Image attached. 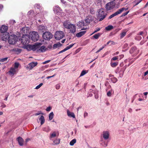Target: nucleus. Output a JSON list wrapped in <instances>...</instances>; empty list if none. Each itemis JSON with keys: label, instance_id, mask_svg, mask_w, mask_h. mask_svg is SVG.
Wrapping results in <instances>:
<instances>
[{"label": "nucleus", "instance_id": "f257e3e1", "mask_svg": "<svg viewBox=\"0 0 148 148\" xmlns=\"http://www.w3.org/2000/svg\"><path fill=\"white\" fill-rule=\"evenodd\" d=\"M41 42H36L34 45H28L24 46V48L26 49L28 51L33 50L35 51L39 48V46L42 45Z\"/></svg>", "mask_w": 148, "mask_h": 148}, {"label": "nucleus", "instance_id": "f03ea898", "mask_svg": "<svg viewBox=\"0 0 148 148\" xmlns=\"http://www.w3.org/2000/svg\"><path fill=\"white\" fill-rule=\"evenodd\" d=\"M94 17L91 15H88L86 16L85 19V23L84 21H82L79 22V25L81 27L86 26L89 24L90 22H92L94 20Z\"/></svg>", "mask_w": 148, "mask_h": 148}, {"label": "nucleus", "instance_id": "7ed1b4c3", "mask_svg": "<svg viewBox=\"0 0 148 148\" xmlns=\"http://www.w3.org/2000/svg\"><path fill=\"white\" fill-rule=\"evenodd\" d=\"M30 40V37L28 35H23L21 39V42L23 45H27L29 43Z\"/></svg>", "mask_w": 148, "mask_h": 148}, {"label": "nucleus", "instance_id": "20e7f679", "mask_svg": "<svg viewBox=\"0 0 148 148\" xmlns=\"http://www.w3.org/2000/svg\"><path fill=\"white\" fill-rule=\"evenodd\" d=\"M106 15L102 9H99L98 14L97 15L98 18L99 19V21H101L103 20L105 18Z\"/></svg>", "mask_w": 148, "mask_h": 148}, {"label": "nucleus", "instance_id": "39448f33", "mask_svg": "<svg viewBox=\"0 0 148 148\" xmlns=\"http://www.w3.org/2000/svg\"><path fill=\"white\" fill-rule=\"evenodd\" d=\"M64 36V34L63 32L57 31L55 34V37L56 40H59L62 39Z\"/></svg>", "mask_w": 148, "mask_h": 148}, {"label": "nucleus", "instance_id": "423d86ee", "mask_svg": "<svg viewBox=\"0 0 148 148\" xmlns=\"http://www.w3.org/2000/svg\"><path fill=\"white\" fill-rule=\"evenodd\" d=\"M127 9L128 8H123L119 9L116 12H115L110 15L109 17V18L111 19L114 16L121 14L124 10H127Z\"/></svg>", "mask_w": 148, "mask_h": 148}, {"label": "nucleus", "instance_id": "0eeeda50", "mask_svg": "<svg viewBox=\"0 0 148 148\" xmlns=\"http://www.w3.org/2000/svg\"><path fill=\"white\" fill-rule=\"evenodd\" d=\"M52 34L49 32H45L42 35V37L45 40H49L52 38Z\"/></svg>", "mask_w": 148, "mask_h": 148}, {"label": "nucleus", "instance_id": "6e6552de", "mask_svg": "<svg viewBox=\"0 0 148 148\" xmlns=\"http://www.w3.org/2000/svg\"><path fill=\"white\" fill-rule=\"evenodd\" d=\"M31 35V38L33 41H36L39 39V36L37 32L35 31L32 32Z\"/></svg>", "mask_w": 148, "mask_h": 148}, {"label": "nucleus", "instance_id": "1a4fd4ad", "mask_svg": "<svg viewBox=\"0 0 148 148\" xmlns=\"http://www.w3.org/2000/svg\"><path fill=\"white\" fill-rule=\"evenodd\" d=\"M8 38V42L10 44L13 45L15 43L16 39V35H10Z\"/></svg>", "mask_w": 148, "mask_h": 148}, {"label": "nucleus", "instance_id": "9d476101", "mask_svg": "<svg viewBox=\"0 0 148 148\" xmlns=\"http://www.w3.org/2000/svg\"><path fill=\"white\" fill-rule=\"evenodd\" d=\"M114 3L113 1L108 3L106 5V8L107 10H110L114 8Z\"/></svg>", "mask_w": 148, "mask_h": 148}, {"label": "nucleus", "instance_id": "9b49d317", "mask_svg": "<svg viewBox=\"0 0 148 148\" xmlns=\"http://www.w3.org/2000/svg\"><path fill=\"white\" fill-rule=\"evenodd\" d=\"M130 52L131 54H134V55H136L139 52V50L137 49L136 47H133L131 48L130 50Z\"/></svg>", "mask_w": 148, "mask_h": 148}, {"label": "nucleus", "instance_id": "f8f14e48", "mask_svg": "<svg viewBox=\"0 0 148 148\" xmlns=\"http://www.w3.org/2000/svg\"><path fill=\"white\" fill-rule=\"evenodd\" d=\"M67 29H69L71 33L74 34L76 31V27L74 24H71Z\"/></svg>", "mask_w": 148, "mask_h": 148}, {"label": "nucleus", "instance_id": "ddd939ff", "mask_svg": "<svg viewBox=\"0 0 148 148\" xmlns=\"http://www.w3.org/2000/svg\"><path fill=\"white\" fill-rule=\"evenodd\" d=\"M16 69L14 67H11L10 70L8 72V73L10 76H12L14 74H16Z\"/></svg>", "mask_w": 148, "mask_h": 148}, {"label": "nucleus", "instance_id": "4468645a", "mask_svg": "<svg viewBox=\"0 0 148 148\" xmlns=\"http://www.w3.org/2000/svg\"><path fill=\"white\" fill-rule=\"evenodd\" d=\"M37 62H32L28 64V67H27L29 70L32 69L34 67L36 66L37 64Z\"/></svg>", "mask_w": 148, "mask_h": 148}, {"label": "nucleus", "instance_id": "2eb2a0df", "mask_svg": "<svg viewBox=\"0 0 148 148\" xmlns=\"http://www.w3.org/2000/svg\"><path fill=\"white\" fill-rule=\"evenodd\" d=\"M8 29V26L3 25L0 28V32L2 33H4L7 32Z\"/></svg>", "mask_w": 148, "mask_h": 148}, {"label": "nucleus", "instance_id": "dca6fc26", "mask_svg": "<svg viewBox=\"0 0 148 148\" xmlns=\"http://www.w3.org/2000/svg\"><path fill=\"white\" fill-rule=\"evenodd\" d=\"M29 28L27 27H23L21 30V32L23 33L27 34L29 32Z\"/></svg>", "mask_w": 148, "mask_h": 148}, {"label": "nucleus", "instance_id": "f3484780", "mask_svg": "<svg viewBox=\"0 0 148 148\" xmlns=\"http://www.w3.org/2000/svg\"><path fill=\"white\" fill-rule=\"evenodd\" d=\"M39 46V48L37 49L36 51L37 52H45L47 49V48H46L44 46H41V47H40Z\"/></svg>", "mask_w": 148, "mask_h": 148}, {"label": "nucleus", "instance_id": "a211bd4d", "mask_svg": "<svg viewBox=\"0 0 148 148\" xmlns=\"http://www.w3.org/2000/svg\"><path fill=\"white\" fill-rule=\"evenodd\" d=\"M70 22L68 21H66L63 23V25L65 28L67 29L71 24Z\"/></svg>", "mask_w": 148, "mask_h": 148}, {"label": "nucleus", "instance_id": "6ab92c4d", "mask_svg": "<svg viewBox=\"0 0 148 148\" xmlns=\"http://www.w3.org/2000/svg\"><path fill=\"white\" fill-rule=\"evenodd\" d=\"M10 35H9L8 34H3L1 36L2 40L3 41H6L7 40H8V37Z\"/></svg>", "mask_w": 148, "mask_h": 148}, {"label": "nucleus", "instance_id": "aec40b11", "mask_svg": "<svg viewBox=\"0 0 148 148\" xmlns=\"http://www.w3.org/2000/svg\"><path fill=\"white\" fill-rule=\"evenodd\" d=\"M109 134L108 131H104L103 132V137L105 140L108 139L109 137Z\"/></svg>", "mask_w": 148, "mask_h": 148}, {"label": "nucleus", "instance_id": "412c9836", "mask_svg": "<svg viewBox=\"0 0 148 148\" xmlns=\"http://www.w3.org/2000/svg\"><path fill=\"white\" fill-rule=\"evenodd\" d=\"M74 45V44H72L70 45L69 46H68L66 48H64L63 50L60 51L59 52V54L69 49L70 48H71Z\"/></svg>", "mask_w": 148, "mask_h": 148}, {"label": "nucleus", "instance_id": "4be33fe9", "mask_svg": "<svg viewBox=\"0 0 148 148\" xmlns=\"http://www.w3.org/2000/svg\"><path fill=\"white\" fill-rule=\"evenodd\" d=\"M53 11L56 13H57L62 11L61 9L58 5L56 6L53 8Z\"/></svg>", "mask_w": 148, "mask_h": 148}, {"label": "nucleus", "instance_id": "5701e85b", "mask_svg": "<svg viewBox=\"0 0 148 148\" xmlns=\"http://www.w3.org/2000/svg\"><path fill=\"white\" fill-rule=\"evenodd\" d=\"M86 31H81L77 33L76 34V36L78 37H80L85 34Z\"/></svg>", "mask_w": 148, "mask_h": 148}, {"label": "nucleus", "instance_id": "b1692460", "mask_svg": "<svg viewBox=\"0 0 148 148\" xmlns=\"http://www.w3.org/2000/svg\"><path fill=\"white\" fill-rule=\"evenodd\" d=\"M17 140L19 145L21 146H22L23 143V139L21 137H19L17 138Z\"/></svg>", "mask_w": 148, "mask_h": 148}, {"label": "nucleus", "instance_id": "393cba45", "mask_svg": "<svg viewBox=\"0 0 148 148\" xmlns=\"http://www.w3.org/2000/svg\"><path fill=\"white\" fill-rule=\"evenodd\" d=\"M67 114L69 116L72 117L73 118H75V116L73 112H70L68 110L67 111Z\"/></svg>", "mask_w": 148, "mask_h": 148}, {"label": "nucleus", "instance_id": "a878e982", "mask_svg": "<svg viewBox=\"0 0 148 148\" xmlns=\"http://www.w3.org/2000/svg\"><path fill=\"white\" fill-rule=\"evenodd\" d=\"M12 51L15 52L16 53L18 54L21 52L22 49L20 48H15L13 49Z\"/></svg>", "mask_w": 148, "mask_h": 148}, {"label": "nucleus", "instance_id": "bb28decb", "mask_svg": "<svg viewBox=\"0 0 148 148\" xmlns=\"http://www.w3.org/2000/svg\"><path fill=\"white\" fill-rule=\"evenodd\" d=\"M125 70V69L123 68L121 69L120 71L119 72V76L121 77H122L123 75V73Z\"/></svg>", "mask_w": 148, "mask_h": 148}, {"label": "nucleus", "instance_id": "cd10ccee", "mask_svg": "<svg viewBox=\"0 0 148 148\" xmlns=\"http://www.w3.org/2000/svg\"><path fill=\"white\" fill-rule=\"evenodd\" d=\"M62 45L60 42H58L54 44L53 46V48L55 49L58 47H59L61 46Z\"/></svg>", "mask_w": 148, "mask_h": 148}, {"label": "nucleus", "instance_id": "c85d7f7f", "mask_svg": "<svg viewBox=\"0 0 148 148\" xmlns=\"http://www.w3.org/2000/svg\"><path fill=\"white\" fill-rule=\"evenodd\" d=\"M39 120L40 121V124L41 125H42L45 122V119L44 116L42 115L40 116V118H39Z\"/></svg>", "mask_w": 148, "mask_h": 148}, {"label": "nucleus", "instance_id": "c756f323", "mask_svg": "<svg viewBox=\"0 0 148 148\" xmlns=\"http://www.w3.org/2000/svg\"><path fill=\"white\" fill-rule=\"evenodd\" d=\"M113 28V27L112 25H110L105 27L106 30L107 31H110Z\"/></svg>", "mask_w": 148, "mask_h": 148}, {"label": "nucleus", "instance_id": "7c9ffc66", "mask_svg": "<svg viewBox=\"0 0 148 148\" xmlns=\"http://www.w3.org/2000/svg\"><path fill=\"white\" fill-rule=\"evenodd\" d=\"M38 29L43 32L45 30V27L44 25H40Z\"/></svg>", "mask_w": 148, "mask_h": 148}, {"label": "nucleus", "instance_id": "2f4dec72", "mask_svg": "<svg viewBox=\"0 0 148 148\" xmlns=\"http://www.w3.org/2000/svg\"><path fill=\"white\" fill-rule=\"evenodd\" d=\"M76 142V140L75 139H73L71 140L70 143V145L71 146H73Z\"/></svg>", "mask_w": 148, "mask_h": 148}, {"label": "nucleus", "instance_id": "473e14b6", "mask_svg": "<svg viewBox=\"0 0 148 148\" xmlns=\"http://www.w3.org/2000/svg\"><path fill=\"white\" fill-rule=\"evenodd\" d=\"M54 115L53 113V112H51L49 114V120H51L53 118Z\"/></svg>", "mask_w": 148, "mask_h": 148}, {"label": "nucleus", "instance_id": "72a5a7b5", "mask_svg": "<svg viewBox=\"0 0 148 148\" xmlns=\"http://www.w3.org/2000/svg\"><path fill=\"white\" fill-rule=\"evenodd\" d=\"M112 91L113 92L114 91H113L112 89H111L107 92V95L108 97H111L112 95Z\"/></svg>", "mask_w": 148, "mask_h": 148}, {"label": "nucleus", "instance_id": "f704fd0d", "mask_svg": "<svg viewBox=\"0 0 148 148\" xmlns=\"http://www.w3.org/2000/svg\"><path fill=\"white\" fill-rule=\"evenodd\" d=\"M101 34L100 33H98L97 34H95L93 36V37L96 39H97L99 37Z\"/></svg>", "mask_w": 148, "mask_h": 148}, {"label": "nucleus", "instance_id": "c9c22d12", "mask_svg": "<svg viewBox=\"0 0 148 148\" xmlns=\"http://www.w3.org/2000/svg\"><path fill=\"white\" fill-rule=\"evenodd\" d=\"M118 63L117 62H115L114 63H111V65L113 67H114L117 66L118 64Z\"/></svg>", "mask_w": 148, "mask_h": 148}, {"label": "nucleus", "instance_id": "e433bc0d", "mask_svg": "<svg viewBox=\"0 0 148 148\" xmlns=\"http://www.w3.org/2000/svg\"><path fill=\"white\" fill-rule=\"evenodd\" d=\"M60 139H57L53 141V143L55 145L58 144L60 143Z\"/></svg>", "mask_w": 148, "mask_h": 148}, {"label": "nucleus", "instance_id": "4c0bfd02", "mask_svg": "<svg viewBox=\"0 0 148 148\" xmlns=\"http://www.w3.org/2000/svg\"><path fill=\"white\" fill-rule=\"evenodd\" d=\"M126 32H122L120 34V38H122L124 37L126 34Z\"/></svg>", "mask_w": 148, "mask_h": 148}, {"label": "nucleus", "instance_id": "58836bf2", "mask_svg": "<svg viewBox=\"0 0 148 148\" xmlns=\"http://www.w3.org/2000/svg\"><path fill=\"white\" fill-rule=\"evenodd\" d=\"M88 72L86 71L85 70H83L82 71L80 74V77L82 76L85 74H86Z\"/></svg>", "mask_w": 148, "mask_h": 148}, {"label": "nucleus", "instance_id": "ea45409f", "mask_svg": "<svg viewBox=\"0 0 148 148\" xmlns=\"http://www.w3.org/2000/svg\"><path fill=\"white\" fill-rule=\"evenodd\" d=\"M19 64L18 62H15L14 63V68L16 69L18 67Z\"/></svg>", "mask_w": 148, "mask_h": 148}, {"label": "nucleus", "instance_id": "a19ab883", "mask_svg": "<svg viewBox=\"0 0 148 148\" xmlns=\"http://www.w3.org/2000/svg\"><path fill=\"white\" fill-rule=\"evenodd\" d=\"M8 59V57H6L3 58H2L0 60V62H4L7 61Z\"/></svg>", "mask_w": 148, "mask_h": 148}, {"label": "nucleus", "instance_id": "79ce46f5", "mask_svg": "<svg viewBox=\"0 0 148 148\" xmlns=\"http://www.w3.org/2000/svg\"><path fill=\"white\" fill-rule=\"evenodd\" d=\"M56 136V133L54 132L52 133L51 134L50 136V138L51 139V138H54Z\"/></svg>", "mask_w": 148, "mask_h": 148}, {"label": "nucleus", "instance_id": "37998d69", "mask_svg": "<svg viewBox=\"0 0 148 148\" xmlns=\"http://www.w3.org/2000/svg\"><path fill=\"white\" fill-rule=\"evenodd\" d=\"M43 84L42 83H40L39 85L37 86L35 89H39L43 85Z\"/></svg>", "mask_w": 148, "mask_h": 148}, {"label": "nucleus", "instance_id": "c03bdc74", "mask_svg": "<svg viewBox=\"0 0 148 148\" xmlns=\"http://www.w3.org/2000/svg\"><path fill=\"white\" fill-rule=\"evenodd\" d=\"M111 79L114 83H116L117 81V79L114 77L111 78Z\"/></svg>", "mask_w": 148, "mask_h": 148}, {"label": "nucleus", "instance_id": "a18cd8bd", "mask_svg": "<svg viewBox=\"0 0 148 148\" xmlns=\"http://www.w3.org/2000/svg\"><path fill=\"white\" fill-rule=\"evenodd\" d=\"M106 46V45H104L103 47L101 48L100 49L98 50L96 53H98L99 52H100L101 50H102L104 47H105Z\"/></svg>", "mask_w": 148, "mask_h": 148}, {"label": "nucleus", "instance_id": "49530a36", "mask_svg": "<svg viewBox=\"0 0 148 148\" xmlns=\"http://www.w3.org/2000/svg\"><path fill=\"white\" fill-rule=\"evenodd\" d=\"M9 23L10 24L13 25L16 23V22L15 20H11L10 21Z\"/></svg>", "mask_w": 148, "mask_h": 148}, {"label": "nucleus", "instance_id": "de8ad7c7", "mask_svg": "<svg viewBox=\"0 0 148 148\" xmlns=\"http://www.w3.org/2000/svg\"><path fill=\"white\" fill-rule=\"evenodd\" d=\"M142 1V0H136L135 2H136V3L134 5V6L138 5Z\"/></svg>", "mask_w": 148, "mask_h": 148}, {"label": "nucleus", "instance_id": "09e8293b", "mask_svg": "<svg viewBox=\"0 0 148 148\" xmlns=\"http://www.w3.org/2000/svg\"><path fill=\"white\" fill-rule=\"evenodd\" d=\"M100 29V28H97L95 30V31L92 34L96 33L98 31H99Z\"/></svg>", "mask_w": 148, "mask_h": 148}, {"label": "nucleus", "instance_id": "8fccbe9b", "mask_svg": "<svg viewBox=\"0 0 148 148\" xmlns=\"http://www.w3.org/2000/svg\"><path fill=\"white\" fill-rule=\"evenodd\" d=\"M60 87V85L59 84H58L56 86V89L58 90L59 89Z\"/></svg>", "mask_w": 148, "mask_h": 148}, {"label": "nucleus", "instance_id": "3c124183", "mask_svg": "<svg viewBox=\"0 0 148 148\" xmlns=\"http://www.w3.org/2000/svg\"><path fill=\"white\" fill-rule=\"evenodd\" d=\"M142 38V37L141 36H138L136 37L135 39L136 40H140Z\"/></svg>", "mask_w": 148, "mask_h": 148}, {"label": "nucleus", "instance_id": "603ef678", "mask_svg": "<svg viewBox=\"0 0 148 148\" xmlns=\"http://www.w3.org/2000/svg\"><path fill=\"white\" fill-rule=\"evenodd\" d=\"M90 13L91 14L94 13V10L92 8H90Z\"/></svg>", "mask_w": 148, "mask_h": 148}, {"label": "nucleus", "instance_id": "864d4df0", "mask_svg": "<svg viewBox=\"0 0 148 148\" xmlns=\"http://www.w3.org/2000/svg\"><path fill=\"white\" fill-rule=\"evenodd\" d=\"M40 114H43V113L41 111H39V112H38L37 113H36V114L35 115L36 116H37V115H38Z\"/></svg>", "mask_w": 148, "mask_h": 148}, {"label": "nucleus", "instance_id": "5fc2aeb1", "mask_svg": "<svg viewBox=\"0 0 148 148\" xmlns=\"http://www.w3.org/2000/svg\"><path fill=\"white\" fill-rule=\"evenodd\" d=\"M117 59H118V57H114L112 58L111 60H113L114 61H115V60H116Z\"/></svg>", "mask_w": 148, "mask_h": 148}, {"label": "nucleus", "instance_id": "6e6d98bb", "mask_svg": "<svg viewBox=\"0 0 148 148\" xmlns=\"http://www.w3.org/2000/svg\"><path fill=\"white\" fill-rule=\"evenodd\" d=\"M50 61H51V60H47V61H45L43 62L42 64H45L47 63H49Z\"/></svg>", "mask_w": 148, "mask_h": 148}, {"label": "nucleus", "instance_id": "4d7b16f0", "mask_svg": "<svg viewBox=\"0 0 148 148\" xmlns=\"http://www.w3.org/2000/svg\"><path fill=\"white\" fill-rule=\"evenodd\" d=\"M35 7H37V8H38V9H39L40 8V5L39 4H36L35 5Z\"/></svg>", "mask_w": 148, "mask_h": 148}, {"label": "nucleus", "instance_id": "13d9d810", "mask_svg": "<svg viewBox=\"0 0 148 148\" xmlns=\"http://www.w3.org/2000/svg\"><path fill=\"white\" fill-rule=\"evenodd\" d=\"M128 47V44L127 43H125L123 45V48H125L127 47Z\"/></svg>", "mask_w": 148, "mask_h": 148}, {"label": "nucleus", "instance_id": "bf43d9fd", "mask_svg": "<svg viewBox=\"0 0 148 148\" xmlns=\"http://www.w3.org/2000/svg\"><path fill=\"white\" fill-rule=\"evenodd\" d=\"M51 110V107H47L46 109V110L47 111H49Z\"/></svg>", "mask_w": 148, "mask_h": 148}, {"label": "nucleus", "instance_id": "052dcab7", "mask_svg": "<svg viewBox=\"0 0 148 148\" xmlns=\"http://www.w3.org/2000/svg\"><path fill=\"white\" fill-rule=\"evenodd\" d=\"M129 12V11H128L127 12L125 13H123L122 14V16H126V15H127L128 14Z\"/></svg>", "mask_w": 148, "mask_h": 148}, {"label": "nucleus", "instance_id": "680f3d73", "mask_svg": "<svg viewBox=\"0 0 148 148\" xmlns=\"http://www.w3.org/2000/svg\"><path fill=\"white\" fill-rule=\"evenodd\" d=\"M56 75V74H54V75H53L52 76H48L47 77H46V78L47 79H49L51 77H54L55 75Z\"/></svg>", "mask_w": 148, "mask_h": 148}, {"label": "nucleus", "instance_id": "e2e57ef3", "mask_svg": "<svg viewBox=\"0 0 148 148\" xmlns=\"http://www.w3.org/2000/svg\"><path fill=\"white\" fill-rule=\"evenodd\" d=\"M2 105H1V107H2L3 108H5L6 107V105L5 104H3V103H2Z\"/></svg>", "mask_w": 148, "mask_h": 148}, {"label": "nucleus", "instance_id": "0e129e2a", "mask_svg": "<svg viewBox=\"0 0 148 148\" xmlns=\"http://www.w3.org/2000/svg\"><path fill=\"white\" fill-rule=\"evenodd\" d=\"M88 114L86 112H85L84 114V117H85L86 116H88Z\"/></svg>", "mask_w": 148, "mask_h": 148}, {"label": "nucleus", "instance_id": "69168bd1", "mask_svg": "<svg viewBox=\"0 0 148 148\" xmlns=\"http://www.w3.org/2000/svg\"><path fill=\"white\" fill-rule=\"evenodd\" d=\"M95 1L97 3H99L101 2V0H95Z\"/></svg>", "mask_w": 148, "mask_h": 148}, {"label": "nucleus", "instance_id": "338daca9", "mask_svg": "<svg viewBox=\"0 0 148 148\" xmlns=\"http://www.w3.org/2000/svg\"><path fill=\"white\" fill-rule=\"evenodd\" d=\"M30 140L29 138H27L25 140V142L26 143H27L28 141Z\"/></svg>", "mask_w": 148, "mask_h": 148}, {"label": "nucleus", "instance_id": "774afa93", "mask_svg": "<svg viewBox=\"0 0 148 148\" xmlns=\"http://www.w3.org/2000/svg\"><path fill=\"white\" fill-rule=\"evenodd\" d=\"M148 71H147L145 73L144 75L145 76H146L148 74Z\"/></svg>", "mask_w": 148, "mask_h": 148}]
</instances>
